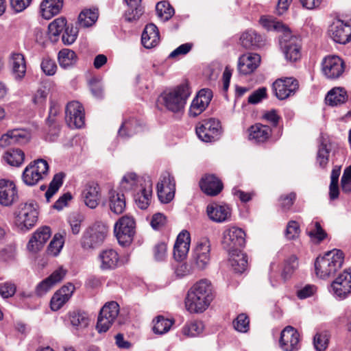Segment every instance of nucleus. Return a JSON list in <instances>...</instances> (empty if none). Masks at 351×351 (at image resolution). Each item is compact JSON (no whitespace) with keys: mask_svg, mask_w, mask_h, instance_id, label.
Here are the masks:
<instances>
[{"mask_svg":"<svg viewBox=\"0 0 351 351\" xmlns=\"http://www.w3.org/2000/svg\"><path fill=\"white\" fill-rule=\"evenodd\" d=\"M16 248L13 245H8L0 248V260L2 261H10L14 259Z\"/></svg>","mask_w":351,"mask_h":351,"instance_id":"obj_61","label":"nucleus"},{"mask_svg":"<svg viewBox=\"0 0 351 351\" xmlns=\"http://www.w3.org/2000/svg\"><path fill=\"white\" fill-rule=\"evenodd\" d=\"M139 126L137 121L132 119L124 121L119 130L118 134L122 138H128L138 132Z\"/></svg>","mask_w":351,"mask_h":351,"instance_id":"obj_45","label":"nucleus"},{"mask_svg":"<svg viewBox=\"0 0 351 351\" xmlns=\"http://www.w3.org/2000/svg\"><path fill=\"white\" fill-rule=\"evenodd\" d=\"M119 313V305L117 302H107L100 310L97 323L99 332H106L117 319Z\"/></svg>","mask_w":351,"mask_h":351,"instance_id":"obj_10","label":"nucleus"},{"mask_svg":"<svg viewBox=\"0 0 351 351\" xmlns=\"http://www.w3.org/2000/svg\"><path fill=\"white\" fill-rule=\"evenodd\" d=\"M330 292L340 300L346 298L351 293V269L344 270L331 283Z\"/></svg>","mask_w":351,"mask_h":351,"instance_id":"obj_12","label":"nucleus"},{"mask_svg":"<svg viewBox=\"0 0 351 351\" xmlns=\"http://www.w3.org/2000/svg\"><path fill=\"white\" fill-rule=\"evenodd\" d=\"M108 228L102 223H95L88 227L83 233L81 245L84 250H94L104 242L108 234Z\"/></svg>","mask_w":351,"mask_h":351,"instance_id":"obj_5","label":"nucleus"},{"mask_svg":"<svg viewBox=\"0 0 351 351\" xmlns=\"http://www.w3.org/2000/svg\"><path fill=\"white\" fill-rule=\"evenodd\" d=\"M152 182L149 178L143 180L139 186L134 191V199L136 206L141 209H146L152 199Z\"/></svg>","mask_w":351,"mask_h":351,"instance_id":"obj_19","label":"nucleus"},{"mask_svg":"<svg viewBox=\"0 0 351 351\" xmlns=\"http://www.w3.org/2000/svg\"><path fill=\"white\" fill-rule=\"evenodd\" d=\"M328 35L335 43L345 45L351 40V25L335 20L329 27Z\"/></svg>","mask_w":351,"mask_h":351,"instance_id":"obj_17","label":"nucleus"},{"mask_svg":"<svg viewBox=\"0 0 351 351\" xmlns=\"http://www.w3.org/2000/svg\"><path fill=\"white\" fill-rule=\"evenodd\" d=\"M240 42L245 49L259 48L265 45L264 38L252 29L246 31L241 36Z\"/></svg>","mask_w":351,"mask_h":351,"instance_id":"obj_34","label":"nucleus"},{"mask_svg":"<svg viewBox=\"0 0 351 351\" xmlns=\"http://www.w3.org/2000/svg\"><path fill=\"white\" fill-rule=\"evenodd\" d=\"M11 64L14 77L17 80H22L26 73V63L24 56L19 53H13Z\"/></svg>","mask_w":351,"mask_h":351,"instance_id":"obj_36","label":"nucleus"},{"mask_svg":"<svg viewBox=\"0 0 351 351\" xmlns=\"http://www.w3.org/2000/svg\"><path fill=\"white\" fill-rule=\"evenodd\" d=\"M98 16L97 9H85L79 14L78 23L82 27H90L95 23Z\"/></svg>","mask_w":351,"mask_h":351,"instance_id":"obj_42","label":"nucleus"},{"mask_svg":"<svg viewBox=\"0 0 351 351\" xmlns=\"http://www.w3.org/2000/svg\"><path fill=\"white\" fill-rule=\"evenodd\" d=\"M245 233L243 229L232 226L226 229L223 233L222 245L229 252H238L245 245Z\"/></svg>","mask_w":351,"mask_h":351,"instance_id":"obj_9","label":"nucleus"},{"mask_svg":"<svg viewBox=\"0 0 351 351\" xmlns=\"http://www.w3.org/2000/svg\"><path fill=\"white\" fill-rule=\"evenodd\" d=\"M173 323L171 319H165L164 317L159 315L156 320H154L153 331L154 333L163 335L170 330Z\"/></svg>","mask_w":351,"mask_h":351,"instance_id":"obj_50","label":"nucleus"},{"mask_svg":"<svg viewBox=\"0 0 351 351\" xmlns=\"http://www.w3.org/2000/svg\"><path fill=\"white\" fill-rule=\"evenodd\" d=\"M160 40L158 27L153 23L147 25L141 36V43L147 49L156 46Z\"/></svg>","mask_w":351,"mask_h":351,"instance_id":"obj_33","label":"nucleus"},{"mask_svg":"<svg viewBox=\"0 0 351 351\" xmlns=\"http://www.w3.org/2000/svg\"><path fill=\"white\" fill-rule=\"evenodd\" d=\"M344 256L342 251L334 249L319 256L315 262L316 275L322 279L333 276L343 265Z\"/></svg>","mask_w":351,"mask_h":351,"instance_id":"obj_3","label":"nucleus"},{"mask_svg":"<svg viewBox=\"0 0 351 351\" xmlns=\"http://www.w3.org/2000/svg\"><path fill=\"white\" fill-rule=\"evenodd\" d=\"M40 68L43 72L48 76L53 75L57 71L56 62L48 56L43 58L40 63Z\"/></svg>","mask_w":351,"mask_h":351,"instance_id":"obj_57","label":"nucleus"},{"mask_svg":"<svg viewBox=\"0 0 351 351\" xmlns=\"http://www.w3.org/2000/svg\"><path fill=\"white\" fill-rule=\"evenodd\" d=\"M109 206L110 210L115 214L122 213L125 208L124 195L114 190L109 192Z\"/></svg>","mask_w":351,"mask_h":351,"instance_id":"obj_38","label":"nucleus"},{"mask_svg":"<svg viewBox=\"0 0 351 351\" xmlns=\"http://www.w3.org/2000/svg\"><path fill=\"white\" fill-rule=\"evenodd\" d=\"M14 215L15 225L21 230H29L37 222L38 206L34 201L21 203Z\"/></svg>","mask_w":351,"mask_h":351,"instance_id":"obj_4","label":"nucleus"},{"mask_svg":"<svg viewBox=\"0 0 351 351\" xmlns=\"http://www.w3.org/2000/svg\"><path fill=\"white\" fill-rule=\"evenodd\" d=\"M136 222L132 215H125L114 224V232L121 245L130 244L135 233Z\"/></svg>","mask_w":351,"mask_h":351,"instance_id":"obj_6","label":"nucleus"},{"mask_svg":"<svg viewBox=\"0 0 351 351\" xmlns=\"http://www.w3.org/2000/svg\"><path fill=\"white\" fill-rule=\"evenodd\" d=\"M317 292V287L313 285H306L298 289L296 293L298 298L300 300H304L313 296Z\"/></svg>","mask_w":351,"mask_h":351,"instance_id":"obj_60","label":"nucleus"},{"mask_svg":"<svg viewBox=\"0 0 351 351\" xmlns=\"http://www.w3.org/2000/svg\"><path fill=\"white\" fill-rule=\"evenodd\" d=\"M4 158L9 165L18 167L23 162L25 154L21 149H13L6 152Z\"/></svg>","mask_w":351,"mask_h":351,"instance_id":"obj_49","label":"nucleus"},{"mask_svg":"<svg viewBox=\"0 0 351 351\" xmlns=\"http://www.w3.org/2000/svg\"><path fill=\"white\" fill-rule=\"evenodd\" d=\"M49 170L47 162L38 159L29 164L22 174L23 182L28 186H34L44 178Z\"/></svg>","mask_w":351,"mask_h":351,"instance_id":"obj_8","label":"nucleus"},{"mask_svg":"<svg viewBox=\"0 0 351 351\" xmlns=\"http://www.w3.org/2000/svg\"><path fill=\"white\" fill-rule=\"evenodd\" d=\"M298 266V258L295 255H291L285 261L284 268L282 271V277L284 280L289 278Z\"/></svg>","mask_w":351,"mask_h":351,"instance_id":"obj_54","label":"nucleus"},{"mask_svg":"<svg viewBox=\"0 0 351 351\" xmlns=\"http://www.w3.org/2000/svg\"><path fill=\"white\" fill-rule=\"evenodd\" d=\"M221 133L220 122L215 119L204 120L196 127V134L204 142H212L219 138Z\"/></svg>","mask_w":351,"mask_h":351,"instance_id":"obj_11","label":"nucleus"},{"mask_svg":"<svg viewBox=\"0 0 351 351\" xmlns=\"http://www.w3.org/2000/svg\"><path fill=\"white\" fill-rule=\"evenodd\" d=\"M81 198L86 206L95 208L101 199L99 186L94 182L87 184L82 192Z\"/></svg>","mask_w":351,"mask_h":351,"instance_id":"obj_24","label":"nucleus"},{"mask_svg":"<svg viewBox=\"0 0 351 351\" xmlns=\"http://www.w3.org/2000/svg\"><path fill=\"white\" fill-rule=\"evenodd\" d=\"M16 285L11 282H5L0 284V295L3 298H8L14 295Z\"/></svg>","mask_w":351,"mask_h":351,"instance_id":"obj_63","label":"nucleus"},{"mask_svg":"<svg viewBox=\"0 0 351 351\" xmlns=\"http://www.w3.org/2000/svg\"><path fill=\"white\" fill-rule=\"evenodd\" d=\"M156 10L158 18L163 21L169 20L175 12L173 8L165 1L158 2L156 5Z\"/></svg>","mask_w":351,"mask_h":351,"instance_id":"obj_47","label":"nucleus"},{"mask_svg":"<svg viewBox=\"0 0 351 351\" xmlns=\"http://www.w3.org/2000/svg\"><path fill=\"white\" fill-rule=\"evenodd\" d=\"M308 235L320 241L326 237V234L321 227L320 223L318 221H315L313 222L308 228Z\"/></svg>","mask_w":351,"mask_h":351,"instance_id":"obj_59","label":"nucleus"},{"mask_svg":"<svg viewBox=\"0 0 351 351\" xmlns=\"http://www.w3.org/2000/svg\"><path fill=\"white\" fill-rule=\"evenodd\" d=\"M199 186L206 194L211 196L217 195L223 189L222 182L213 174L205 175L201 179Z\"/></svg>","mask_w":351,"mask_h":351,"instance_id":"obj_32","label":"nucleus"},{"mask_svg":"<svg viewBox=\"0 0 351 351\" xmlns=\"http://www.w3.org/2000/svg\"><path fill=\"white\" fill-rule=\"evenodd\" d=\"M51 234V229L48 226L38 228L29 239L27 247L29 251L36 252L38 251L48 241Z\"/></svg>","mask_w":351,"mask_h":351,"instance_id":"obj_30","label":"nucleus"},{"mask_svg":"<svg viewBox=\"0 0 351 351\" xmlns=\"http://www.w3.org/2000/svg\"><path fill=\"white\" fill-rule=\"evenodd\" d=\"M261 56L257 53H248L241 56L238 62V71L240 74L249 75L259 66Z\"/></svg>","mask_w":351,"mask_h":351,"instance_id":"obj_27","label":"nucleus"},{"mask_svg":"<svg viewBox=\"0 0 351 351\" xmlns=\"http://www.w3.org/2000/svg\"><path fill=\"white\" fill-rule=\"evenodd\" d=\"M300 232V226L295 221H291L288 223L285 235L288 239L297 238Z\"/></svg>","mask_w":351,"mask_h":351,"instance_id":"obj_64","label":"nucleus"},{"mask_svg":"<svg viewBox=\"0 0 351 351\" xmlns=\"http://www.w3.org/2000/svg\"><path fill=\"white\" fill-rule=\"evenodd\" d=\"M229 263L237 273H243L247 267V257L241 250L229 252Z\"/></svg>","mask_w":351,"mask_h":351,"instance_id":"obj_37","label":"nucleus"},{"mask_svg":"<svg viewBox=\"0 0 351 351\" xmlns=\"http://www.w3.org/2000/svg\"><path fill=\"white\" fill-rule=\"evenodd\" d=\"M78 30L77 27L73 26H66L64 32L62 36V42L64 45H70L73 44L77 39Z\"/></svg>","mask_w":351,"mask_h":351,"instance_id":"obj_58","label":"nucleus"},{"mask_svg":"<svg viewBox=\"0 0 351 351\" xmlns=\"http://www.w3.org/2000/svg\"><path fill=\"white\" fill-rule=\"evenodd\" d=\"M344 62L337 56L326 57L322 63V73L328 79H337L344 72Z\"/></svg>","mask_w":351,"mask_h":351,"instance_id":"obj_15","label":"nucleus"},{"mask_svg":"<svg viewBox=\"0 0 351 351\" xmlns=\"http://www.w3.org/2000/svg\"><path fill=\"white\" fill-rule=\"evenodd\" d=\"M75 291V287L71 283L62 286L52 296L50 301V307L52 311H56L60 309L71 298Z\"/></svg>","mask_w":351,"mask_h":351,"instance_id":"obj_25","label":"nucleus"},{"mask_svg":"<svg viewBox=\"0 0 351 351\" xmlns=\"http://www.w3.org/2000/svg\"><path fill=\"white\" fill-rule=\"evenodd\" d=\"M233 326L239 332H247L250 329V320L247 315L239 314L233 321Z\"/></svg>","mask_w":351,"mask_h":351,"instance_id":"obj_55","label":"nucleus"},{"mask_svg":"<svg viewBox=\"0 0 351 351\" xmlns=\"http://www.w3.org/2000/svg\"><path fill=\"white\" fill-rule=\"evenodd\" d=\"M213 97V93L208 88L200 90L197 96L193 99L189 114L191 117H195L202 113L208 107Z\"/></svg>","mask_w":351,"mask_h":351,"instance_id":"obj_20","label":"nucleus"},{"mask_svg":"<svg viewBox=\"0 0 351 351\" xmlns=\"http://www.w3.org/2000/svg\"><path fill=\"white\" fill-rule=\"evenodd\" d=\"M19 198L16 185L10 180H0V204L4 206L12 205Z\"/></svg>","mask_w":351,"mask_h":351,"instance_id":"obj_23","label":"nucleus"},{"mask_svg":"<svg viewBox=\"0 0 351 351\" xmlns=\"http://www.w3.org/2000/svg\"><path fill=\"white\" fill-rule=\"evenodd\" d=\"M63 245L62 236L60 234H55L48 247V253L54 256H57L62 250Z\"/></svg>","mask_w":351,"mask_h":351,"instance_id":"obj_56","label":"nucleus"},{"mask_svg":"<svg viewBox=\"0 0 351 351\" xmlns=\"http://www.w3.org/2000/svg\"><path fill=\"white\" fill-rule=\"evenodd\" d=\"M99 267L101 270H112L116 269L119 263V255L113 249H106L101 251L98 255Z\"/></svg>","mask_w":351,"mask_h":351,"instance_id":"obj_29","label":"nucleus"},{"mask_svg":"<svg viewBox=\"0 0 351 351\" xmlns=\"http://www.w3.org/2000/svg\"><path fill=\"white\" fill-rule=\"evenodd\" d=\"M69 318L71 324L76 329L84 328L89 323L88 315L82 311H73L71 313Z\"/></svg>","mask_w":351,"mask_h":351,"instance_id":"obj_46","label":"nucleus"},{"mask_svg":"<svg viewBox=\"0 0 351 351\" xmlns=\"http://www.w3.org/2000/svg\"><path fill=\"white\" fill-rule=\"evenodd\" d=\"M272 87L276 97L282 100L295 94L298 88V82L293 77L278 79L274 82Z\"/></svg>","mask_w":351,"mask_h":351,"instance_id":"obj_18","label":"nucleus"},{"mask_svg":"<svg viewBox=\"0 0 351 351\" xmlns=\"http://www.w3.org/2000/svg\"><path fill=\"white\" fill-rule=\"evenodd\" d=\"M210 245L208 240H204L197 243L195 247L193 258L195 265L198 269H204L210 260Z\"/></svg>","mask_w":351,"mask_h":351,"instance_id":"obj_22","label":"nucleus"},{"mask_svg":"<svg viewBox=\"0 0 351 351\" xmlns=\"http://www.w3.org/2000/svg\"><path fill=\"white\" fill-rule=\"evenodd\" d=\"M261 25L267 30H276L283 34L287 30L289 29L284 24L279 21L270 20L265 16H262L260 19Z\"/></svg>","mask_w":351,"mask_h":351,"instance_id":"obj_53","label":"nucleus"},{"mask_svg":"<svg viewBox=\"0 0 351 351\" xmlns=\"http://www.w3.org/2000/svg\"><path fill=\"white\" fill-rule=\"evenodd\" d=\"M65 121L71 128H80L85 123L84 108L76 101L69 102L65 109Z\"/></svg>","mask_w":351,"mask_h":351,"instance_id":"obj_13","label":"nucleus"},{"mask_svg":"<svg viewBox=\"0 0 351 351\" xmlns=\"http://www.w3.org/2000/svg\"><path fill=\"white\" fill-rule=\"evenodd\" d=\"M347 93L344 88L336 87L331 89L326 96V103L331 106H337L346 101Z\"/></svg>","mask_w":351,"mask_h":351,"instance_id":"obj_39","label":"nucleus"},{"mask_svg":"<svg viewBox=\"0 0 351 351\" xmlns=\"http://www.w3.org/2000/svg\"><path fill=\"white\" fill-rule=\"evenodd\" d=\"M206 212L209 219L217 223L228 221L231 216V210L228 206L217 203L208 204Z\"/></svg>","mask_w":351,"mask_h":351,"instance_id":"obj_28","label":"nucleus"},{"mask_svg":"<svg viewBox=\"0 0 351 351\" xmlns=\"http://www.w3.org/2000/svg\"><path fill=\"white\" fill-rule=\"evenodd\" d=\"M330 335L327 331L318 332L313 338V344L317 351H325L328 346Z\"/></svg>","mask_w":351,"mask_h":351,"instance_id":"obj_51","label":"nucleus"},{"mask_svg":"<svg viewBox=\"0 0 351 351\" xmlns=\"http://www.w3.org/2000/svg\"><path fill=\"white\" fill-rule=\"evenodd\" d=\"M63 0H43L39 7L40 16L49 20L58 14L62 9Z\"/></svg>","mask_w":351,"mask_h":351,"instance_id":"obj_31","label":"nucleus"},{"mask_svg":"<svg viewBox=\"0 0 351 351\" xmlns=\"http://www.w3.org/2000/svg\"><path fill=\"white\" fill-rule=\"evenodd\" d=\"M341 185L343 192L351 193V167H348L344 170L341 180Z\"/></svg>","mask_w":351,"mask_h":351,"instance_id":"obj_62","label":"nucleus"},{"mask_svg":"<svg viewBox=\"0 0 351 351\" xmlns=\"http://www.w3.org/2000/svg\"><path fill=\"white\" fill-rule=\"evenodd\" d=\"M66 26V21L64 18H58L53 21L48 26V33L50 38L58 36Z\"/></svg>","mask_w":351,"mask_h":351,"instance_id":"obj_52","label":"nucleus"},{"mask_svg":"<svg viewBox=\"0 0 351 351\" xmlns=\"http://www.w3.org/2000/svg\"><path fill=\"white\" fill-rule=\"evenodd\" d=\"M280 45L287 60L295 62L301 57V40L290 29L280 36Z\"/></svg>","mask_w":351,"mask_h":351,"instance_id":"obj_7","label":"nucleus"},{"mask_svg":"<svg viewBox=\"0 0 351 351\" xmlns=\"http://www.w3.org/2000/svg\"><path fill=\"white\" fill-rule=\"evenodd\" d=\"M213 299L210 282L201 280L189 290L185 299L186 309L191 313H202L208 308Z\"/></svg>","mask_w":351,"mask_h":351,"instance_id":"obj_1","label":"nucleus"},{"mask_svg":"<svg viewBox=\"0 0 351 351\" xmlns=\"http://www.w3.org/2000/svg\"><path fill=\"white\" fill-rule=\"evenodd\" d=\"M331 150V143L328 140L321 138L318 147L317 161L321 167H325L328 162L329 154Z\"/></svg>","mask_w":351,"mask_h":351,"instance_id":"obj_43","label":"nucleus"},{"mask_svg":"<svg viewBox=\"0 0 351 351\" xmlns=\"http://www.w3.org/2000/svg\"><path fill=\"white\" fill-rule=\"evenodd\" d=\"M191 90L186 82L164 90L158 98V105L173 113L184 111Z\"/></svg>","mask_w":351,"mask_h":351,"instance_id":"obj_2","label":"nucleus"},{"mask_svg":"<svg viewBox=\"0 0 351 351\" xmlns=\"http://www.w3.org/2000/svg\"><path fill=\"white\" fill-rule=\"evenodd\" d=\"M156 189L158 199L162 203L166 204L173 199L176 184L173 178L169 172H165L160 176Z\"/></svg>","mask_w":351,"mask_h":351,"instance_id":"obj_14","label":"nucleus"},{"mask_svg":"<svg viewBox=\"0 0 351 351\" xmlns=\"http://www.w3.org/2000/svg\"><path fill=\"white\" fill-rule=\"evenodd\" d=\"M249 138L256 143H263L267 140L271 134L270 128L261 123L255 124L249 130Z\"/></svg>","mask_w":351,"mask_h":351,"instance_id":"obj_35","label":"nucleus"},{"mask_svg":"<svg viewBox=\"0 0 351 351\" xmlns=\"http://www.w3.org/2000/svg\"><path fill=\"white\" fill-rule=\"evenodd\" d=\"M31 138V134L28 130L16 128L8 130L0 138V147H6L13 145H23L27 143Z\"/></svg>","mask_w":351,"mask_h":351,"instance_id":"obj_16","label":"nucleus"},{"mask_svg":"<svg viewBox=\"0 0 351 351\" xmlns=\"http://www.w3.org/2000/svg\"><path fill=\"white\" fill-rule=\"evenodd\" d=\"M204 329L203 324L198 321L186 322L181 329V334L185 337H195L202 333Z\"/></svg>","mask_w":351,"mask_h":351,"instance_id":"obj_44","label":"nucleus"},{"mask_svg":"<svg viewBox=\"0 0 351 351\" xmlns=\"http://www.w3.org/2000/svg\"><path fill=\"white\" fill-rule=\"evenodd\" d=\"M76 53L70 49H62L58 54V61L60 67L66 69L73 66L77 62Z\"/></svg>","mask_w":351,"mask_h":351,"instance_id":"obj_40","label":"nucleus"},{"mask_svg":"<svg viewBox=\"0 0 351 351\" xmlns=\"http://www.w3.org/2000/svg\"><path fill=\"white\" fill-rule=\"evenodd\" d=\"M280 346L283 351H297L300 348V335L292 326L285 327L280 334Z\"/></svg>","mask_w":351,"mask_h":351,"instance_id":"obj_21","label":"nucleus"},{"mask_svg":"<svg viewBox=\"0 0 351 351\" xmlns=\"http://www.w3.org/2000/svg\"><path fill=\"white\" fill-rule=\"evenodd\" d=\"M191 237L187 230H182L177 237L173 247V257L177 261L185 259L190 248Z\"/></svg>","mask_w":351,"mask_h":351,"instance_id":"obj_26","label":"nucleus"},{"mask_svg":"<svg viewBox=\"0 0 351 351\" xmlns=\"http://www.w3.org/2000/svg\"><path fill=\"white\" fill-rule=\"evenodd\" d=\"M125 1L129 7L125 14V20L129 22L138 20L143 14L141 6V0H125Z\"/></svg>","mask_w":351,"mask_h":351,"instance_id":"obj_41","label":"nucleus"},{"mask_svg":"<svg viewBox=\"0 0 351 351\" xmlns=\"http://www.w3.org/2000/svg\"><path fill=\"white\" fill-rule=\"evenodd\" d=\"M143 181L138 179L136 173H128L123 177L121 182V188L124 191L133 190L134 191Z\"/></svg>","mask_w":351,"mask_h":351,"instance_id":"obj_48","label":"nucleus"}]
</instances>
